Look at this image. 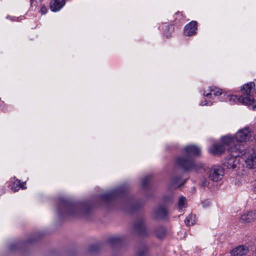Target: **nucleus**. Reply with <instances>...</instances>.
<instances>
[{
	"label": "nucleus",
	"mask_w": 256,
	"mask_h": 256,
	"mask_svg": "<svg viewBox=\"0 0 256 256\" xmlns=\"http://www.w3.org/2000/svg\"><path fill=\"white\" fill-rule=\"evenodd\" d=\"M252 131L250 128L246 126L238 130L234 136L228 134L222 136V141L228 146L238 148L240 146L246 150L243 144L250 140L252 137Z\"/></svg>",
	"instance_id": "nucleus-1"
},
{
	"label": "nucleus",
	"mask_w": 256,
	"mask_h": 256,
	"mask_svg": "<svg viewBox=\"0 0 256 256\" xmlns=\"http://www.w3.org/2000/svg\"><path fill=\"white\" fill-rule=\"evenodd\" d=\"M255 84L254 82H250L243 86L241 89L242 96H238L236 95H227L226 100L229 101L232 104H243L245 105H252L254 102V98L251 94L254 90Z\"/></svg>",
	"instance_id": "nucleus-2"
},
{
	"label": "nucleus",
	"mask_w": 256,
	"mask_h": 256,
	"mask_svg": "<svg viewBox=\"0 0 256 256\" xmlns=\"http://www.w3.org/2000/svg\"><path fill=\"white\" fill-rule=\"evenodd\" d=\"M228 151L231 156L224 160L223 165L228 169L234 170L238 164V160L237 158L245 154L247 150L242 146H240L238 148L228 146Z\"/></svg>",
	"instance_id": "nucleus-3"
},
{
	"label": "nucleus",
	"mask_w": 256,
	"mask_h": 256,
	"mask_svg": "<svg viewBox=\"0 0 256 256\" xmlns=\"http://www.w3.org/2000/svg\"><path fill=\"white\" fill-rule=\"evenodd\" d=\"M177 164L185 171L194 170L197 171L204 168V164L200 162H196L188 156H182L178 158Z\"/></svg>",
	"instance_id": "nucleus-4"
},
{
	"label": "nucleus",
	"mask_w": 256,
	"mask_h": 256,
	"mask_svg": "<svg viewBox=\"0 0 256 256\" xmlns=\"http://www.w3.org/2000/svg\"><path fill=\"white\" fill-rule=\"evenodd\" d=\"M64 213L69 216H78L82 210V206L80 204L69 203L64 201L62 204Z\"/></svg>",
	"instance_id": "nucleus-5"
},
{
	"label": "nucleus",
	"mask_w": 256,
	"mask_h": 256,
	"mask_svg": "<svg viewBox=\"0 0 256 256\" xmlns=\"http://www.w3.org/2000/svg\"><path fill=\"white\" fill-rule=\"evenodd\" d=\"M224 175V169L220 166H214L209 171V178L214 182L222 180Z\"/></svg>",
	"instance_id": "nucleus-6"
},
{
	"label": "nucleus",
	"mask_w": 256,
	"mask_h": 256,
	"mask_svg": "<svg viewBox=\"0 0 256 256\" xmlns=\"http://www.w3.org/2000/svg\"><path fill=\"white\" fill-rule=\"evenodd\" d=\"M250 252L248 246L239 245L232 248L230 252V256H246Z\"/></svg>",
	"instance_id": "nucleus-7"
},
{
	"label": "nucleus",
	"mask_w": 256,
	"mask_h": 256,
	"mask_svg": "<svg viewBox=\"0 0 256 256\" xmlns=\"http://www.w3.org/2000/svg\"><path fill=\"white\" fill-rule=\"evenodd\" d=\"M125 192L123 188L120 187L114 190H112L106 194L101 196L102 199L104 201L107 202L111 200L114 198L120 196Z\"/></svg>",
	"instance_id": "nucleus-8"
},
{
	"label": "nucleus",
	"mask_w": 256,
	"mask_h": 256,
	"mask_svg": "<svg viewBox=\"0 0 256 256\" xmlns=\"http://www.w3.org/2000/svg\"><path fill=\"white\" fill-rule=\"evenodd\" d=\"M256 220V210L248 211L243 214L240 218L241 223H252Z\"/></svg>",
	"instance_id": "nucleus-9"
},
{
	"label": "nucleus",
	"mask_w": 256,
	"mask_h": 256,
	"mask_svg": "<svg viewBox=\"0 0 256 256\" xmlns=\"http://www.w3.org/2000/svg\"><path fill=\"white\" fill-rule=\"evenodd\" d=\"M222 144H213L210 149V152L214 154H220L224 153L226 150H228V146L225 144L221 139Z\"/></svg>",
	"instance_id": "nucleus-10"
},
{
	"label": "nucleus",
	"mask_w": 256,
	"mask_h": 256,
	"mask_svg": "<svg viewBox=\"0 0 256 256\" xmlns=\"http://www.w3.org/2000/svg\"><path fill=\"white\" fill-rule=\"evenodd\" d=\"M198 24L196 21L192 20L187 24L184 28V33L186 36H190L196 33Z\"/></svg>",
	"instance_id": "nucleus-11"
},
{
	"label": "nucleus",
	"mask_w": 256,
	"mask_h": 256,
	"mask_svg": "<svg viewBox=\"0 0 256 256\" xmlns=\"http://www.w3.org/2000/svg\"><path fill=\"white\" fill-rule=\"evenodd\" d=\"M154 217L156 218H164L168 214V210L166 206H160L154 210Z\"/></svg>",
	"instance_id": "nucleus-12"
},
{
	"label": "nucleus",
	"mask_w": 256,
	"mask_h": 256,
	"mask_svg": "<svg viewBox=\"0 0 256 256\" xmlns=\"http://www.w3.org/2000/svg\"><path fill=\"white\" fill-rule=\"evenodd\" d=\"M222 94V90L216 87H209L207 90H204V95L209 98H212L213 96H218Z\"/></svg>",
	"instance_id": "nucleus-13"
},
{
	"label": "nucleus",
	"mask_w": 256,
	"mask_h": 256,
	"mask_svg": "<svg viewBox=\"0 0 256 256\" xmlns=\"http://www.w3.org/2000/svg\"><path fill=\"white\" fill-rule=\"evenodd\" d=\"M184 150L188 154L194 156H198L200 155V148L195 145H188L184 148Z\"/></svg>",
	"instance_id": "nucleus-14"
},
{
	"label": "nucleus",
	"mask_w": 256,
	"mask_h": 256,
	"mask_svg": "<svg viewBox=\"0 0 256 256\" xmlns=\"http://www.w3.org/2000/svg\"><path fill=\"white\" fill-rule=\"evenodd\" d=\"M64 4V0H51L50 8L52 11L56 12L60 10Z\"/></svg>",
	"instance_id": "nucleus-15"
},
{
	"label": "nucleus",
	"mask_w": 256,
	"mask_h": 256,
	"mask_svg": "<svg viewBox=\"0 0 256 256\" xmlns=\"http://www.w3.org/2000/svg\"><path fill=\"white\" fill-rule=\"evenodd\" d=\"M245 162L249 168H256V150L248 155L245 160Z\"/></svg>",
	"instance_id": "nucleus-16"
},
{
	"label": "nucleus",
	"mask_w": 256,
	"mask_h": 256,
	"mask_svg": "<svg viewBox=\"0 0 256 256\" xmlns=\"http://www.w3.org/2000/svg\"><path fill=\"white\" fill-rule=\"evenodd\" d=\"M174 30V26L172 24L166 26L164 29V34L167 38H169L171 36Z\"/></svg>",
	"instance_id": "nucleus-17"
},
{
	"label": "nucleus",
	"mask_w": 256,
	"mask_h": 256,
	"mask_svg": "<svg viewBox=\"0 0 256 256\" xmlns=\"http://www.w3.org/2000/svg\"><path fill=\"white\" fill-rule=\"evenodd\" d=\"M24 184H22L20 181L18 180H16L13 183V184L12 187V189L14 192L18 191L20 188L22 189H24Z\"/></svg>",
	"instance_id": "nucleus-18"
},
{
	"label": "nucleus",
	"mask_w": 256,
	"mask_h": 256,
	"mask_svg": "<svg viewBox=\"0 0 256 256\" xmlns=\"http://www.w3.org/2000/svg\"><path fill=\"white\" fill-rule=\"evenodd\" d=\"M136 234L140 236H144L146 234V230L144 225H136Z\"/></svg>",
	"instance_id": "nucleus-19"
},
{
	"label": "nucleus",
	"mask_w": 256,
	"mask_h": 256,
	"mask_svg": "<svg viewBox=\"0 0 256 256\" xmlns=\"http://www.w3.org/2000/svg\"><path fill=\"white\" fill-rule=\"evenodd\" d=\"M186 224H194L196 222V214H191L186 218L185 220Z\"/></svg>",
	"instance_id": "nucleus-20"
},
{
	"label": "nucleus",
	"mask_w": 256,
	"mask_h": 256,
	"mask_svg": "<svg viewBox=\"0 0 256 256\" xmlns=\"http://www.w3.org/2000/svg\"><path fill=\"white\" fill-rule=\"evenodd\" d=\"M186 198L185 197L182 196L178 200V206L180 209H182L185 206Z\"/></svg>",
	"instance_id": "nucleus-21"
},
{
	"label": "nucleus",
	"mask_w": 256,
	"mask_h": 256,
	"mask_svg": "<svg viewBox=\"0 0 256 256\" xmlns=\"http://www.w3.org/2000/svg\"><path fill=\"white\" fill-rule=\"evenodd\" d=\"M148 248L146 247H144L140 249L138 252V256H144L147 254Z\"/></svg>",
	"instance_id": "nucleus-22"
},
{
	"label": "nucleus",
	"mask_w": 256,
	"mask_h": 256,
	"mask_svg": "<svg viewBox=\"0 0 256 256\" xmlns=\"http://www.w3.org/2000/svg\"><path fill=\"white\" fill-rule=\"evenodd\" d=\"M120 240L118 237H113L110 238V242L112 244H118L120 242Z\"/></svg>",
	"instance_id": "nucleus-23"
},
{
	"label": "nucleus",
	"mask_w": 256,
	"mask_h": 256,
	"mask_svg": "<svg viewBox=\"0 0 256 256\" xmlns=\"http://www.w3.org/2000/svg\"><path fill=\"white\" fill-rule=\"evenodd\" d=\"M150 176H144L142 178V186H144V187L146 186L147 185V184L148 182V181L150 180Z\"/></svg>",
	"instance_id": "nucleus-24"
},
{
	"label": "nucleus",
	"mask_w": 256,
	"mask_h": 256,
	"mask_svg": "<svg viewBox=\"0 0 256 256\" xmlns=\"http://www.w3.org/2000/svg\"><path fill=\"white\" fill-rule=\"evenodd\" d=\"M184 183L182 184H179L178 182V178H176L174 180V182H172V186L174 187V188H180L182 185H183Z\"/></svg>",
	"instance_id": "nucleus-25"
},
{
	"label": "nucleus",
	"mask_w": 256,
	"mask_h": 256,
	"mask_svg": "<svg viewBox=\"0 0 256 256\" xmlns=\"http://www.w3.org/2000/svg\"><path fill=\"white\" fill-rule=\"evenodd\" d=\"M165 235V231L164 230H160V232H156V236L160 238H162Z\"/></svg>",
	"instance_id": "nucleus-26"
},
{
	"label": "nucleus",
	"mask_w": 256,
	"mask_h": 256,
	"mask_svg": "<svg viewBox=\"0 0 256 256\" xmlns=\"http://www.w3.org/2000/svg\"><path fill=\"white\" fill-rule=\"evenodd\" d=\"M48 8L44 6H42L40 8V12L42 14H44L47 12Z\"/></svg>",
	"instance_id": "nucleus-27"
},
{
	"label": "nucleus",
	"mask_w": 256,
	"mask_h": 256,
	"mask_svg": "<svg viewBox=\"0 0 256 256\" xmlns=\"http://www.w3.org/2000/svg\"><path fill=\"white\" fill-rule=\"evenodd\" d=\"M208 184L209 183H208V181L205 178H204L201 180V184H202V186H208Z\"/></svg>",
	"instance_id": "nucleus-28"
},
{
	"label": "nucleus",
	"mask_w": 256,
	"mask_h": 256,
	"mask_svg": "<svg viewBox=\"0 0 256 256\" xmlns=\"http://www.w3.org/2000/svg\"><path fill=\"white\" fill-rule=\"evenodd\" d=\"M96 248L97 247L96 246H91L90 250V252H92L96 250Z\"/></svg>",
	"instance_id": "nucleus-29"
},
{
	"label": "nucleus",
	"mask_w": 256,
	"mask_h": 256,
	"mask_svg": "<svg viewBox=\"0 0 256 256\" xmlns=\"http://www.w3.org/2000/svg\"><path fill=\"white\" fill-rule=\"evenodd\" d=\"M208 103L206 102V101H204V102H201V105H202V106H207V105H208Z\"/></svg>",
	"instance_id": "nucleus-30"
},
{
	"label": "nucleus",
	"mask_w": 256,
	"mask_h": 256,
	"mask_svg": "<svg viewBox=\"0 0 256 256\" xmlns=\"http://www.w3.org/2000/svg\"><path fill=\"white\" fill-rule=\"evenodd\" d=\"M252 108L253 110H255L256 108V105L252 106Z\"/></svg>",
	"instance_id": "nucleus-31"
},
{
	"label": "nucleus",
	"mask_w": 256,
	"mask_h": 256,
	"mask_svg": "<svg viewBox=\"0 0 256 256\" xmlns=\"http://www.w3.org/2000/svg\"><path fill=\"white\" fill-rule=\"evenodd\" d=\"M10 250H12V246H10Z\"/></svg>",
	"instance_id": "nucleus-32"
},
{
	"label": "nucleus",
	"mask_w": 256,
	"mask_h": 256,
	"mask_svg": "<svg viewBox=\"0 0 256 256\" xmlns=\"http://www.w3.org/2000/svg\"><path fill=\"white\" fill-rule=\"evenodd\" d=\"M30 2H31V4L32 3V2L34 1V0H30Z\"/></svg>",
	"instance_id": "nucleus-33"
}]
</instances>
